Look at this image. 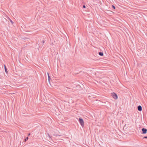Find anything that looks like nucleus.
Returning <instances> with one entry per match:
<instances>
[{
    "label": "nucleus",
    "mask_w": 147,
    "mask_h": 147,
    "mask_svg": "<svg viewBox=\"0 0 147 147\" xmlns=\"http://www.w3.org/2000/svg\"><path fill=\"white\" fill-rule=\"evenodd\" d=\"M99 55L101 56H102L103 55V53L102 52H99L98 53Z\"/></svg>",
    "instance_id": "obj_6"
},
{
    "label": "nucleus",
    "mask_w": 147,
    "mask_h": 147,
    "mask_svg": "<svg viewBox=\"0 0 147 147\" xmlns=\"http://www.w3.org/2000/svg\"><path fill=\"white\" fill-rule=\"evenodd\" d=\"M42 42L43 43V45L45 43V40H42Z\"/></svg>",
    "instance_id": "obj_12"
},
{
    "label": "nucleus",
    "mask_w": 147,
    "mask_h": 147,
    "mask_svg": "<svg viewBox=\"0 0 147 147\" xmlns=\"http://www.w3.org/2000/svg\"><path fill=\"white\" fill-rule=\"evenodd\" d=\"M112 96L113 98L116 100L117 99L118 96L114 92H113L111 93Z\"/></svg>",
    "instance_id": "obj_2"
},
{
    "label": "nucleus",
    "mask_w": 147,
    "mask_h": 147,
    "mask_svg": "<svg viewBox=\"0 0 147 147\" xmlns=\"http://www.w3.org/2000/svg\"><path fill=\"white\" fill-rule=\"evenodd\" d=\"M48 80H49V79H50V76H49V74L48 73Z\"/></svg>",
    "instance_id": "obj_11"
},
{
    "label": "nucleus",
    "mask_w": 147,
    "mask_h": 147,
    "mask_svg": "<svg viewBox=\"0 0 147 147\" xmlns=\"http://www.w3.org/2000/svg\"><path fill=\"white\" fill-rule=\"evenodd\" d=\"M83 8H86V6L85 5H83Z\"/></svg>",
    "instance_id": "obj_13"
},
{
    "label": "nucleus",
    "mask_w": 147,
    "mask_h": 147,
    "mask_svg": "<svg viewBox=\"0 0 147 147\" xmlns=\"http://www.w3.org/2000/svg\"><path fill=\"white\" fill-rule=\"evenodd\" d=\"M28 137H27L25 139H24V141L25 142H26L27 140H28Z\"/></svg>",
    "instance_id": "obj_8"
},
{
    "label": "nucleus",
    "mask_w": 147,
    "mask_h": 147,
    "mask_svg": "<svg viewBox=\"0 0 147 147\" xmlns=\"http://www.w3.org/2000/svg\"><path fill=\"white\" fill-rule=\"evenodd\" d=\"M112 7L114 9H115V7L113 5H112Z\"/></svg>",
    "instance_id": "obj_10"
},
{
    "label": "nucleus",
    "mask_w": 147,
    "mask_h": 147,
    "mask_svg": "<svg viewBox=\"0 0 147 147\" xmlns=\"http://www.w3.org/2000/svg\"><path fill=\"white\" fill-rule=\"evenodd\" d=\"M138 110L140 111H142V108L141 106L140 105H139L138 107Z\"/></svg>",
    "instance_id": "obj_5"
},
{
    "label": "nucleus",
    "mask_w": 147,
    "mask_h": 147,
    "mask_svg": "<svg viewBox=\"0 0 147 147\" xmlns=\"http://www.w3.org/2000/svg\"><path fill=\"white\" fill-rule=\"evenodd\" d=\"M9 20L10 21V22L11 23H12V24H13V22H12V21L10 19H9Z\"/></svg>",
    "instance_id": "obj_9"
},
{
    "label": "nucleus",
    "mask_w": 147,
    "mask_h": 147,
    "mask_svg": "<svg viewBox=\"0 0 147 147\" xmlns=\"http://www.w3.org/2000/svg\"><path fill=\"white\" fill-rule=\"evenodd\" d=\"M79 121L81 125L83 127L84 125V122L83 119L81 118H79Z\"/></svg>",
    "instance_id": "obj_1"
},
{
    "label": "nucleus",
    "mask_w": 147,
    "mask_h": 147,
    "mask_svg": "<svg viewBox=\"0 0 147 147\" xmlns=\"http://www.w3.org/2000/svg\"><path fill=\"white\" fill-rule=\"evenodd\" d=\"M64 89L66 91L68 92H69V91L71 90V89L70 88L67 87H65Z\"/></svg>",
    "instance_id": "obj_4"
},
{
    "label": "nucleus",
    "mask_w": 147,
    "mask_h": 147,
    "mask_svg": "<svg viewBox=\"0 0 147 147\" xmlns=\"http://www.w3.org/2000/svg\"><path fill=\"white\" fill-rule=\"evenodd\" d=\"M48 136H49V137H50V136H49V134H48Z\"/></svg>",
    "instance_id": "obj_16"
},
{
    "label": "nucleus",
    "mask_w": 147,
    "mask_h": 147,
    "mask_svg": "<svg viewBox=\"0 0 147 147\" xmlns=\"http://www.w3.org/2000/svg\"><path fill=\"white\" fill-rule=\"evenodd\" d=\"M1 78V76L0 75V78Z\"/></svg>",
    "instance_id": "obj_17"
},
{
    "label": "nucleus",
    "mask_w": 147,
    "mask_h": 147,
    "mask_svg": "<svg viewBox=\"0 0 147 147\" xmlns=\"http://www.w3.org/2000/svg\"><path fill=\"white\" fill-rule=\"evenodd\" d=\"M142 134H145L147 132V129L145 128H143L142 129Z\"/></svg>",
    "instance_id": "obj_3"
},
{
    "label": "nucleus",
    "mask_w": 147,
    "mask_h": 147,
    "mask_svg": "<svg viewBox=\"0 0 147 147\" xmlns=\"http://www.w3.org/2000/svg\"><path fill=\"white\" fill-rule=\"evenodd\" d=\"M4 68H5V72L6 73H7V69L5 65H4Z\"/></svg>",
    "instance_id": "obj_7"
},
{
    "label": "nucleus",
    "mask_w": 147,
    "mask_h": 147,
    "mask_svg": "<svg viewBox=\"0 0 147 147\" xmlns=\"http://www.w3.org/2000/svg\"><path fill=\"white\" fill-rule=\"evenodd\" d=\"M30 135V133H29L28 135V136H29Z\"/></svg>",
    "instance_id": "obj_15"
},
{
    "label": "nucleus",
    "mask_w": 147,
    "mask_h": 147,
    "mask_svg": "<svg viewBox=\"0 0 147 147\" xmlns=\"http://www.w3.org/2000/svg\"><path fill=\"white\" fill-rule=\"evenodd\" d=\"M144 138H146V139H147V136H144Z\"/></svg>",
    "instance_id": "obj_14"
}]
</instances>
